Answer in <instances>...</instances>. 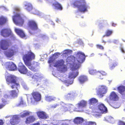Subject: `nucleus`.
<instances>
[{
  "instance_id": "1",
  "label": "nucleus",
  "mask_w": 125,
  "mask_h": 125,
  "mask_svg": "<svg viewBox=\"0 0 125 125\" xmlns=\"http://www.w3.org/2000/svg\"><path fill=\"white\" fill-rule=\"evenodd\" d=\"M76 61L75 60L74 57L72 56L68 57L66 59V62H68L67 64L70 65L72 70L69 74V78L71 80L69 81L62 78L61 80L65 83L67 86H68L69 84H72L73 83V79L78 74L79 72L77 70L80 67L81 63L84 61L85 58L84 54L81 52H78L76 54Z\"/></svg>"
},
{
  "instance_id": "2",
  "label": "nucleus",
  "mask_w": 125,
  "mask_h": 125,
  "mask_svg": "<svg viewBox=\"0 0 125 125\" xmlns=\"http://www.w3.org/2000/svg\"><path fill=\"white\" fill-rule=\"evenodd\" d=\"M34 57V54L30 51L23 55V58L25 64L32 71L36 72L38 71L37 63L34 62L33 64H31V61Z\"/></svg>"
},
{
  "instance_id": "3",
  "label": "nucleus",
  "mask_w": 125,
  "mask_h": 125,
  "mask_svg": "<svg viewBox=\"0 0 125 125\" xmlns=\"http://www.w3.org/2000/svg\"><path fill=\"white\" fill-rule=\"evenodd\" d=\"M20 8L18 7L14 8L13 13L16 14L12 17V20L15 24L21 26L24 23V19L25 18V17L22 13H18V12L20 11Z\"/></svg>"
},
{
  "instance_id": "4",
  "label": "nucleus",
  "mask_w": 125,
  "mask_h": 125,
  "mask_svg": "<svg viewBox=\"0 0 125 125\" xmlns=\"http://www.w3.org/2000/svg\"><path fill=\"white\" fill-rule=\"evenodd\" d=\"M72 4L75 7H77L80 11L82 12L87 11V9L90 8L85 0H80L79 1H75V0H73Z\"/></svg>"
},
{
  "instance_id": "5",
  "label": "nucleus",
  "mask_w": 125,
  "mask_h": 125,
  "mask_svg": "<svg viewBox=\"0 0 125 125\" xmlns=\"http://www.w3.org/2000/svg\"><path fill=\"white\" fill-rule=\"evenodd\" d=\"M6 80L8 84L11 83V87L12 89L15 88L18 90L19 88L20 85L19 84L16 83L17 78L14 75L10 74L9 75Z\"/></svg>"
},
{
  "instance_id": "6",
  "label": "nucleus",
  "mask_w": 125,
  "mask_h": 125,
  "mask_svg": "<svg viewBox=\"0 0 125 125\" xmlns=\"http://www.w3.org/2000/svg\"><path fill=\"white\" fill-rule=\"evenodd\" d=\"M32 96L30 98H27L28 103L31 102L32 104H35L37 102L41 100V96L38 92H33L32 93Z\"/></svg>"
},
{
  "instance_id": "7",
  "label": "nucleus",
  "mask_w": 125,
  "mask_h": 125,
  "mask_svg": "<svg viewBox=\"0 0 125 125\" xmlns=\"http://www.w3.org/2000/svg\"><path fill=\"white\" fill-rule=\"evenodd\" d=\"M64 62L63 60H58L53 65L54 66L57 67V70L60 72H64L67 70L66 66L64 65Z\"/></svg>"
},
{
  "instance_id": "8",
  "label": "nucleus",
  "mask_w": 125,
  "mask_h": 125,
  "mask_svg": "<svg viewBox=\"0 0 125 125\" xmlns=\"http://www.w3.org/2000/svg\"><path fill=\"white\" fill-rule=\"evenodd\" d=\"M93 112L101 113H106L107 111V108L103 104H99L94 108L93 110Z\"/></svg>"
},
{
  "instance_id": "9",
  "label": "nucleus",
  "mask_w": 125,
  "mask_h": 125,
  "mask_svg": "<svg viewBox=\"0 0 125 125\" xmlns=\"http://www.w3.org/2000/svg\"><path fill=\"white\" fill-rule=\"evenodd\" d=\"M96 89L99 97H103L104 94L106 93L108 88L105 85H100L96 88Z\"/></svg>"
},
{
  "instance_id": "10",
  "label": "nucleus",
  "mask_w": 125,
  "mask_h": 125,
  "mask_svg": "<svg viewBox=\"0 0 125 125\" xmlns=\"http://www.w3.org/2000/svg\"><path fill=\"white\" fill-rule=\"evenodd\" d=\"M87 104V102L84 100H82L75 105L76 107V111L78 112H82L83 110V109L85 107Z\"/></svg>"
},
{
  "instance_id": "11",
  "label": "nucleus",
  "mask_w": 125,
  "mask_h": 125,
  "mask_svg": "<svg viewBox=\"0 0 125 125\" xmlns=\"http://www.w3.org/2000/svg\"><path fill=\"white\" fill-rule=\"evenodd\" d=\"M2 65L8 70L10 71L14 70L16 69V65L12 62H8L5 63H2Z\"/></svg>"
},
{
  "instance_id": "12",
  "label": "nucleus",
  "mask_w": 125,
  "mask_h": 125,
  "mask_svg": "<svg viewBox=\"0 0 125 125\" xmlns=\"http://www.w3.org/2000/svg\"><path fill=\"white\" fill-rule=\"evenodd\" d=\"M89 72L90 74L92 75H94L95 74H96L97 75L99 76L98 78L101 79H103V76L105 75L106 74V73L102 71L101 72L97 71L95 70L91 69H89Z\"/></svg>"
},
{
  "instance_id": "13",
  "label": "nucleus",
  "mask_w": 125,
  "mask_h": 125,
  "mask_svg": "<svg viewBox=\"0 0 125 125\" xmlns=\"http://www.w3.org/2000/svg\"><path fill=\"white\" fill-rule=\"evenodd\" d=\"M9 45L8 42L6 40L3 39L0 41V48L2 50H5L8 49Z\"/></svg>"
},
{
  "instance_id": "14",
  "label": "nucleus",
  "mask_w": 125,
  "mask_h": 125,
  "mask_svg": "<svg viewBox=\"0 0 125 125\" xmlns=\"http://www.w3.org/2000/svg\"><path fill=\"white\" fill-rule=\"evenodd\" d=\"M1 34L2 36L4 37H6L11 35L13 38L14 37L13 34L11 33L10 29H4L1 30Z\"/></svg>"
},
{
  "instance_id": "15",
  "label": "nucleus",
  "mask_w": 125,
  "mask_h": 125,
  "mask_svg": "<svg viewBox=\"0 0 125 125\" xmlns=\"http://www.w3.org/2000/svg\"><path fill=\"white\" fill-rule=\"evenodd\" d=\"M20 115H14L12 119L10 120V122L11 124L13 125H16L18 124L20 122Z\"/></svg>"
},
{
  "instance_id": "16",
  "label": "nucleus",
  "mask_w": 125,
  "mask_h": 125,
  "mask_svg": "<svg viewBox=\"0 0 125 125\" xmlns=\"http://www.w3.org/2000/svg\"><path fill=\"white\" fill-rule=\"evenodd\" d=\"M89 101L90 107L93 110L98 104H97L98 100L95 98H93L90 99Z\"/></svg>"
},
{
  "instance_id": "17",
  "label": "nucleus",
  "mask_w": 125,
  "mask_h": 125,
  "mask_svg": "<svg viewBox=\"0 0 125 125\" xmlns=\"http://www.w3.org/2000/svg\"><path fill=\"white\" fill-rule=\"evenodd\" d=\"M18 70L20 73L23 74H26L27 72L26 68L21 62H20L19 64Z\"/></svg>"
},
{
  "instance_id": "18",
  "label": "nucleus",
  "mask_w": 125,
  "mask_h": 125,
  "mask_svg": "<svg viewBox=\"0 0 125 125\" xmlns=\"http://www.w3.org/2000/svg\"><path fill=\"white\" fill-rule=\"evenodd\" d=\"M60 54H61L60 53L57 52L55 53L53 55L52 57H51L49 59L48 62L50 64V67L52 66V64L51 63H52L54 60L57 58Z\"/></svg>"
},
{
  "instance_id": "19",
  "label": "nucleus",
  "mask_w": 125,
  "mask_h": 125,
  "mask_svg": "<svg viewBox=\"0 0 125 125\" xmlns=\"http://www.w3.org/2000/svg\"><path fill=\"white\" fill-rule=\"evenodd\" d=\"M24 7L25 9L28 11H30L32 9V4L30 3L27 1H25L23 3Z\"/></svg>"
},
{
  "instance_id": "20",
  "label": "nucleus",
  "mask_w": 125,
  "mask_h": 125,
  "mask_svg": "<svg viewBox=\"0 0 125 125\" xmlns=\"http://www.w3.org/2000/svg\"><path fill=\"white\" fill-rule=\"evenodd\" d=\"M15 30L16 33L21 38H25V35L24 33L22 30L19 28H15Z\"/></svg>"
},
{
  "instance_id": "21",
  "label": "nucleus",
  "mask_w": 125,
  "mask_h": 125,
  "mask_svg": "<svg viewBox=\"0 0 125 125\" xmlns=\"http://www.w3.org/2000/svg\"><path fill=\"white\" fill-rule=\"evenodd\" d=\"M16 52L15 49L12 48V49L9 50L5 53L6 56L10 58L12 57Z\"/></svg>"
},
{
  "instance_id": "22",
  "label": "nucleus",
  "mask_w": 125,
  "mask_h": 125,
  "mask_svg": "<svg viewBox=\"0 0 125 125\" xmlns=\"http://www.w3.org/2000/svg\"><path fill=\"white\" fill-rule=\"evenodd\" d=\"M28 25L30 28L31 29L33 30H35L37 29V25L35 21H30L28 23Z\"/></svg>"
},
{
  "instance_id": "23",
  "label": "nucleus",
  "mask_w": 125,
  "mask_h": 125,
  "mask_svg": "<svg viewBox=\"0 0 125 125\" xmlns=\"http://www.w3.org/2000/svg\"><path fill=\"white\" fill-rule=\"evenodd\" d=\"M110 99L112 101H115L118 99V97L116 93L113 92L111 93Z\"/></svg>"
},
{
  "instance_id": "24",
  "label": "nucleus",
  "mask_w": 125,
  "mask_h": 125,
  "mask_svg": "<svg viewBox=\"0 0 125 125\" xmlns=\"http://www.w3.org/2000/svg\"><path fill=\"white\" fill-rule=\"evenodd\" d=\"M78 80L81 83H83L88 80V78L86 76L81 75L79 77Z\"/></svg>"
},
{
  "instance_id": "25",
  "label": "nucleus",
  "mask_w": 125,
  "mask_h": 125,
  "mask_svg": "<svg viewBox=\"0 0 125 125\" xmlns=\"http://www.w3.org/2000/svg\"><path fill=\"white\" fill-rule=\"evenodd\" d=\"M42 79L41 74L39 73H35L33 76L32 77V80H35V81L37 82V80H40Z\"/></svg>"
},
{
  "instance_id": "26",
  "label": "nucleus",
  "mask_w": 125,
  "mask_h": 125,
  "mask_svg": "<svg viewBox=\"0 0 125 125\" xmlns=\"http://www.w3.org/2000/svg\"><path fill=\"white\" fill-rule=\"evenodd\" d=\"M67 108H68V111L73 112V111L77 112L76 111V107H74L73 105L72 104H68L66 105Z\"/></svg>"
},
{
  "instance_id": "27",
  "label": "nucleus",
  "mask_w": 125,
  "mask_h": 125,
  "mask_svg": "<svg viewBox=\"0 0 125 125\" xmlns=\"http://www.w3.org/2000/svg\"><path fill=\"white\" fill-rule=\"evenodd\" d=\"M35 119L34 116H31L26 119L25 123L27 124H28L34 122L35 120Z\"/></svg>"
},
{
  "instance_id": "28",
  "label": "nucleus",
  "mask_w": 125,
  "mask_h": 125,
  "mask_svg": "<svg viewBox=\"0 0 125 125\" xmlns=\"http://www.w3.org/2000/svg\"><path fill=\"white\" fill-rule=\"evenodd\" d=\"M37 115L40 118L42 119H45L47 118V116L44 112L40 111L37 112Z\"/></svg>"
},
{
  "instance_id": "29",
  "label": "nucleus",
  "mask_w": 125,
  "mask_h": 125,
  "mask_svg": "<svg viewBox=\"0 0 125 125\" xmlns=\"http://www.w3.org/2000/svg\"><path fill=\"white\" fill-rule=\"evenodd\" d=\"M32 13L34 14H36L39 15L41 17H43L44 16V13L40 12L39 11L35 9H32Z\"/></svg>"
},
{
  "instance_id": "30",
  "label": "nucleus",
  "mask_w": 125,
  "mask_h": 125,
  "mask_svg": "<svg viewBox=\"0 0 125 125\" xmlns=\"http://www.w3.org/2000/svg\"><path fill=\"white\" fill-rule=\"evenodd\" d=\"M32 112L27 111H25L22 112L21 113L20 115V117L23 118L27 116L32 114Z\"/></svg>"
},
{
  "instance_id": "31",
  "label": "nucleus",
  "mask_w": 125,
  "mask_h": 125,
  "mask_svg": "<svg viewBox=\"0 0 125 125\" xmlns=\"http://www.w3.org/2000/svg\"><path fill=\"white\" fill-rule=\"evenodd\" d=\"M9 97L10 98H13L17 97L18 94L15 90H11L9 92Z\"/></svg>"
},
{
  "instance_id": "32",
  "label": "nucleus",
  "mask_w": 125,
  "mask_h": 125,
  "mask_svg": "<svg viewBox=\"0 0 125 125\" xmlns=\"http://www.w3.org/2000/svg\"><path fill=\"white\" fill-rule=\"evenodd\" d=\"M53 7L56 9L62 10V7L61 5L57 2H55L53 3Z\"/></svg>"
},
{
  "instance_id": "33",
  "label": "nucleus",
  "mask_w": 125,
  "mask_h": 125,
  "mask_svg": "<svg viewBox=\"0 0 125 125\" xmlns=\"http://www.w3.org/2000/svg\"><path fill=\"white\" fill-rule=\"evenodd\" d=\"M45 99L46 101L50 102L55 100L56 98L53 96L46 95L45 97Z\"/></svg>"
},
{
  "instance_id": "34",
  "label": "nucleus",
  "mask_w": 125,
  "mask_h": 125,
  "mask_svg": "<svg viewBox=\"0 0 125 125\" xmlns=\"http://www.w3.org/2000/svg\"><path fill=\"white\" fill-rule=\"evenodd\" d=\"M84 121L83 119L81 117H77L74 120V123L77 124H80L82 123H83Z\"/></svg>"
},
{
  "instance_id": "35",
  "label": "nucleus",
  "mask_w": 125,
  "mask_h": 125,
  "mask_svg": "<svg viewBox=\"0 0 125 125\" xmlns=\"http://www.w3.org/2000/svg\"><path fill=\"white\" fill-rule=\"evenodd\" d=\"M104 119L105 120L112 123H115V121L113 118L111 116H106L104 117Z\"/></svg>"
},
{
  "instance_id": "36",
  "label": "nucleus",
  "mask_w": 125,
  "mask_h": 125,
  "mask_svg": "<svg viewBox=\"0 0 125 125\" xmlns=\"http://www.w3.org/2000/svg\"><path fill=\"white\" fill-rule=\"evenodd\" d=\"M119 92L122 95H124L125 92V87L123 86H121L118 88Z\"/></svg>"
},
{
  "instance_id": "37",
  "label": "nucleus",
  "mask_w": 125,
  "mask_h": 125,
  "mask_svg": "<svg viewBox=\"0 0 125 125\" xmlns=\"http://www.w3.org/2000/svg\"><path fill=\"white\" fill-rule=\"evenodd\" d=\"M69 94V100H73L77 96L76 94L73 92H71Z\"/></svg>"
},
{
  "instance_id": "38",
  "label": "nucleus",
  "mask_w": 125,
  "mask_h": 125,
  "mask_svg": "<svg viewBox=\"0 0 125 125\" xmlns=\"http://www.w3.org/2000/svg\"><path fill=\"white\" fill-rule=\"evenodd\" d=\"M7 18L6 17L1 16L0 17V25H1L4 24L6 21Z\"/></svg>"
},
{
  "instance_id": "39",
  "label": "nucleus",
  "mask_w": 125,
  "mask_h": 125,
  "mask_svg": "<svg viewBox=\"0 0 125 125\" xmlns=\"http://www.w3.org/2000/svg\"><path fill=\"white\" fill-rule=\"evenodd\" d=\"M8 103V102L6 101H4V99H3L1 101H0V109L2 108L5 105Z\"/></svg>"
},
{
  "instance_id": "40",
  "label": "nucleus",
  "mask_w": 125,
  "mask_h": 125,
  "mask_svg": "<svg viewBox=\"0 0 125 125\" xmlns=\"http://www.w3.org/2000/svg\"><path fill=\"white\" fill-rule=\"evenodd\" d=\"M72 52V51L71 50H66L63 52L62 54L63 56H66L71 54Z\"/></svg>"
},
{
  "instance_id": "41",
  "label": "nucleus",
  "mask_w": 125,
  "mask_h": 125,
  "mask_svg": "<svg viewBox=\"0 0 125 125\" xmlns=\"http://www.w3.org/2000/svg\"><path fill=\"white\" fill-rule=\"evenodd\" d=\"M113 32V31L111 30H107V31L106 34L103 36V37H104L105 36H109L111 35Z\"/></svg>"
},
{
  "instance_id": "42",
  "label": "nucleus",
  "mask_w": 125,
  "mask_h": 125,
  "mask_svg": "<svg viewBox=\"0 0 125 125\" xmlns=\"http://www.w3.org/2000/svg\"><path fill=\"white\" fill-rule=\"evenodd\" d=\"M68 109L66 105L65 106H62L61 107L60 109V111L62 113L68 111Z\"/></svg>"
},
{
  "instance_id": "43",
  "label": "nucleus",
  "mask_w": 125,
  "mask_h": 125,
  "mask_svg": "<svg viewBox=\"0 0 125 125\" xmlns=\"http://www.w3.org/2000/svg\"><path fill=\"white\" fill-rule=\"evenodd\" d=\"M26 103L23 101V99L22 98H21V101L18 104H16V105L17 106H19L21 105H26Z\"/></svg>"
},
{
  "instance_id": "44",
  "label": "nucleus",
  "mask_w": 125,
  "mask_h": 125,
  "mask_svg": "<svg viewBox=\"0 0 125 125\" xmlns=\"http://www.w3.org/2000/svg\"><path fill=\"white\" fill-rule=\"evenodd\" d=\"M94 113H96L94 114V116L97 118L101 116V114L100 113H98L94 112Z\"/></svg>"
},
{
  "instance_id": "45",
  "label": "nucleus",
  "mask_w": 125,
  "mask_h": 125,
  "mask_svg": "<svg viewBox=\"0 0 125 125\" xmlns=\"http://www.w3.org/2000/svg\"><path fill=\"white\" fill-rule=\"evenodd\" d=\"M70 96L69 93H68L64 96V98L66 99L69 100Z\"/></svg>"
},
{
  "instance_id": "46",
  "label": "nucleus",
  "mask_w": 125,
  "mask_h": 125,
  "mask_svg": "<svg viewBox=\"0 0 125 125\" xmlns=\"http://www.w3.org/2000/svg\"><path fill=\"white\" fill-rule=\"evenodd\" d=\"M9 97L10 98L9 96L7 94H5L3 96V98H2V100L3 99H4V101H5L6 100V101H7L6 99Z\"/></svg>"
},
{
  "instance_id": "47",
  "label": "nucleus",
  "mask_w": 125,
  "mask_h": 125,
  "mask_svg": "<svg viewBox=\"0 0 125 125\" xmlns=\"http://www.w3.org/2000/svg\"><path fill=\"white\" fill-rule=\"evenodd\" d=\"M89 122L84 121L82 123L81 125H89Z\"/></svg>"
},
{
  "instance_id": "48",
  "label": "nucleus",
  "mask_w": 125,
  "mask_h": 125,
  "mask_svg": "<svg viewBox=\"0 0 125 125\" xmlns=\"http://www.w3.org/2000/svg\"><path fill=\"white\" fill-rule=\"evenodd\" d=\"M22 85L24 89L26 90L28 89L27 85L25 83H23L22 84Z\"/></svg>"
},
{
  "instance_id": "49",
  "label": "nucleus",
  "mask_w": 125,
  "mask_h": 125,
  "mask_svg": "<svg viewBox=\"0 0 125 125\" xmlns=\"http://www.w3.org/2000/svg\"><path fill=\"white\" fill-rule=\"evenodd\" d=\"M96 47L100 49H104V47L101 45H97Z\"/></svg>"
},
{
  "instance_id": "50",
  "label": "nucleus",
  "mask_w": 125,
  "mask_h": 125,
  "mask_svg": "<svg viewBox=\"0 0 125 125\" xmlns=\"http://www.w3.org/2000/svg\"><path fill=\"white\" fill-rule=\"evenodd\" d=\"M89 125H96V124L94 122H89Z\"/></svg>"
},
{
  "instance_id": "51",
  "label": "nucleus",
  "mask_w": 125,
  "mask_h": 125,
  "mask_svg": "<svg viewBox=\"0 0 125 125\" xmlns=\"http://www.w3.org/2000/svg\"><path fill=\"white\" fill-rule=\"evenodd\" d=\"M115 67L113 65V64L110 65V70H113Z\"/></svg>"
},
{
  "instance_id": "52",
  "label": "nucleus",
  "mask_w": 125,
  "mask_h": 125,
  "mask_svg": "<svg viewBox=\"0 0 125 125\" xmlns=\"http://www.w3.org/2000/svg\"><path fill=\"white\" fill-rule=\"evenodd\" d=\"M119 125H125V123L123 122L120 121L119 122Z\"/></svg>"
},
{
  "instance_id": "53",
  "label": "nucleus",
  "mask_w": 125,
  "mask_h": 125,
  "mask_svg": "<svg viewBox=\"0 0 125 125\" xmlns=\"http://www.w3.org/2000/svg\"><path fill=\"white\" fill-rule=\"evenodd\" d=\"M120 49L122 53H125V51L124 50V49L123 47H121Z\"/></svg>"
},
{
  "instance_id": "54",
  "label": "nucleus",
  "mask_w": 125,
  "mask_h": 125,
  "mask_svg": "<svg viewBox=\"0 0 125 125\" xmlns=\"http://www.w3.org/2000/svg\"><path fill=\"white\" fill-rule=\"evenodd\" d=\"M70 120H66L64 121L65 123H66V125L68 124L70 122Z\"/></svg>"
},
{
  "instance_id": "55",
  "label": "nucleus",
  "mask_w": 125,
  "mask_h": 125,
  "mask_svg": "<svg viewBox=\"0 0 125 125\" xmlns=\"http://www.w3.org/2000/svg\"><path fill=\"white\" fill-rule=\"evenodd\" d=\"M118 63L117 62H115L113 64V65L115 67V66H117L118 65Z\"/></svg>"
},
{
  "instance_id": "56",
  "label": "nucleus",
  "mask_w": 125,
  "mask_h": 125,
  "mask_svg": "<svg viewBox=\"0 0 125 125\" xmlns=\"http://www.w3.org/2000/svg\"><path fill=\"white\" fill-rule=\"evenodd\" d=\"M2 9L3 10H5V11H8V9H7V8L5 7H2Z\"/></svg>"
},
{
  "instance_id": "57",
  "label": "nucleus",
  "mask_w": 125,
  "mask_h": 125,
  "mask_svg": "<svg viewBox=\"0 0 125 125\" xmlns=\"http://www.w3.org/2000/svg\"><path fill=\"white\" fill-rule=\"evenodd\" d=\"M57 106V104H54V105H53L52 106H51V108H55L56 107V106Z\"/></svg>"
},
{
  "instance_id": "58",
  "label": "nucleus",
  "mask_w": 125,
  "mask_h": 125,
  "mask_svg": "<svg viewBox=\"0 0 125 125\" xmlns=\"http://www.w3.org/2000/svg\"><path fill=\"white\" fill-rule=\"evenodd\" d=\"M3 121L2 120H0V125H3Z\"/></svg>"
},
{
  "instance_id": "59",
  "label": "nucleus",
  "mask_w": 125,
  "mask_h": 125,
  "mask_svg": "<svg viewBox=\"0 0 125 125\" xmlns=\"http://www.w3.org/2000/svg\"><path fill=\"white\" fill-rule=\"evenodd\" d=\"M114 42L115 43H117L118 42V40H114Z\"/></svg>"
},
{
  "instance_id": "60",
  "label": "nucleus",
  "mask_w": 125,
  "mask_h": 125,
  "mask_svg": "<svg viewBox=\"0 0 125 125\" xmlns=\"http://www.w3.org/2000/svg\"><path fill=\"white\" fill-rule=\"evenodd\" d=\"M94 55V53H92L90 55V57L93 56Z\"/></svg>"
},
{
  "instance_id": "61",
  "label": "nucleus",
  "mask_w": 125,
  "mask_h": 125,
  "mask_svg": "<svg viewBox=\"0 0 125 125\" xmlns=\"http://www.w3.org/2000/svg\"><path fill=\"white\" fill-rule=\"evenodd\" d=\"M116 25V24H115L114 23H112V26H115Z\"/></svg>"
},
{
  "instance_id": "62",
  "label": "nucleus",
  "mask_w": 125,
  "mask_h": 125,
  "mask_svg": "<svg viewBox=\"0 0 125 125\" xmlns=\"http://www.w3.org/2000/svg\"><path fill=\"white\" fill-rule=\"evenodd\" d=\"M31 72H30L29 73H28V74L27 75L29 76L30 75H31Z\"/></svg>"
},
{
  "instance_id": "63",
  "label": "nucleus",
  "mask_w": 125,
  "mask_h": 125,
  "mask_svg": "<svg viewBox=\"0 0 125 125\" xmlns=\"http://www.w3.org/2000/svg\"><path fill=\"white\" fill-rule=\"evenodd\" d=\"M38 2H41L42 1V0H37Z\"/></svg>"
},
{
  "instance_id": "64",
  "label": "nucleus",
  "mask_w": 125,
  "mask_h": 125,
  "mask_svg": "<svg viewBox=\"0 0 125 125\" xmlns=\"http://www.w3.org/2000/svg\"><path fill=\"white\" fill-rule=\"evenodd\" d=\"M99 55L100 56H102V54H99Z\"/></svg>"
}]
</instances>
